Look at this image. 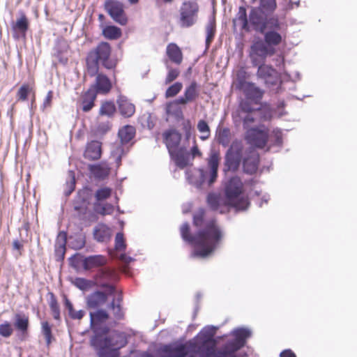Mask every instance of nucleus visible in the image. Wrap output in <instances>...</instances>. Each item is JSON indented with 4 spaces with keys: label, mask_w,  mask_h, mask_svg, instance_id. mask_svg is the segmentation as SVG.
I'll return each instance as SVG.
<instances>
[{
    "label": "nucleus",
    "mask_w": 357,
    "mask_h": 357,
    "mask_svg": "<svg viewBox=\"0 0 357 357\" xmlns=\"http://www.w3.org/2000/svg\"><path fill=\"white\" fill-rule=\"evenodd\" d=\"M204 225V229H200L195 236L190 234L188 223H183L180 228L183 240L195 247L191 254L192 257H208L217 248L222 237V234L214 220L206 222Z\"/></svg>",
    "instance_id": "obj_1"
},
{
    "label": "nucleus",
    "mask_w": 357,
    "mask_h": 357,
    "mask_svg": "<svg viewBox=\"0 0 357 357\" xmlns=\"http://www.w3.org/2000/svg\"><path fill=\"white\" fill-rule=\"evenodd\" d=\"M128 343L126 334L118 331L109 330L99 336H91V346L98 357H118L119 350Z\"/></svg>",
    "instance_id": "obj_2"
},
{
    "label": "nucleus",
    "mask_w": 357,
    "mask_h": 357,
    "mask_svg": "<svg viewBox=\"0 0 357 357\" xmlns=\"http://www.w3.org/2000/svg\"><path fill=\"white\" fill-rule=\"evenodd\" d=\"M220 160V153L212 149L207 158L208 169H198L192 174L187 171V180L197 188H201L204 184L211 186L217 179Z\"/></svg>",
    "instance_id": "obj_3"
},
{
    "label": "nucleus",
    "mask_w": 357,
    "mask_h": 357,
    "mask_svg": "<svg viewBox=\"0 0 357 357\" xmlns=\"http://www.w3.org/2000/svg\"><path fill=\"white\" fill-rule=\"evenodd\" d=\"M112 48L106 42L100 43L94 49L89 51L86 59L88 74L93 77L99 70L101 64L107 69H112L116 65V61L111 57Z\"/></svg>",
    "instance_id": "obj_4"
},
{
    "label": "nucleus",
    "mask_w": 357,
    "mask_h": 357,
    "mask_svg": "<svg viewBox=\"0 0 357 357\" xmlns=\"http://www.w3.org/2000/svg\"><path fill=\"white\" fill-rule=\"evenodd\" d=\"M243 186V183L238 176L231 177L225 186L226 203L236 211H245L250 205L248 197L242 194Z\"/></svg>",
    "instance_id": "obj_5"
},
{
    "label": "nucleus",
    "mask_w": 357,
    "mask_h": 357,
    "mask_svg": "<svg viewBox=\"0 0 357 357\" xmlns=\"http://www.w3.org/2000/svg\"><path fill=\"white\" fill-rule=\"evenodd\" d=\"M268 16H270V15L265 14L261 9L252 8L249 13L248 20L246 9L243 6H241L234 23L239 25L242 29L248 31L250 30V22L255 31L264 33L266 30V17Z\"/></svg>",
    "instance_id": "obj_6"
},
{
    "label": "nucleus",
    "mask_w": 357,
    "mask_h": 357,
    "mask_svg": "<svg viewBox=\"0 0 357 357\" xmlns=\"http://www.w3.org/2000/svg\"><path fill=\"white\" fill-rule=\"evenodd\" d=\"M243 145L241 141L234 140L232 142L229 149L227 151L225 156L224 171H231L235 172L240 167L243 161Z\"/></svg>",
    "instance_id": "obj_7"
},
{
    "label": "nucleus",
    "mask_w": 357,
    "mask_h": 357,
    "mask_svg": "<svg viewBox=\"0 0 357 357\" xmlns=\"http://www.w3.org/2000/svg\"><path fill=\"white\" fill-rule=\"evenodd\" d=\"M199 5L193 0L184 1L179 9V24L188 28L193 26L197 21Z\"/></svg>",
    "instance_id": "obj_8"
},
{
    "label": "nucleus",
    "mask_w": 357,
    "mask_h": 357,
    "mask_svg": "<svg viewBox=\"0 0 357 357\" xmlns=\"http://www.w3.org/2000/svg\"><path fill=\"white\" fill-rule=\"evenodd\" d=\"M274 53V47L268 46L264 42L257 41L251 45L250 56L253 66H257L264 62L267 56H272Z\"/></svg>",
    "instance_id": "obj_9"
},
{
    "label": "nucleus",
    "mask_w": 357,
    "mask_h": 357,
    "mask_svg": "<svg viewBox=\"0 0 357 357\" xmlns=\"http://www.w3.org/2000/svg\"><path fill=\"white\" fill-rule=\"evenodd\" d=\"M108 318L109 314L103 310L90 312L91 328L94 333L93 336H99L103 333L108 332L109 327L105 325Z\"/></svg>",
    "instance_id": "obj_10"
},
{
    "label": "nucleus",
    "mask_w": 357,
    "mask_h": 357,
    "mask_svg": "<svg viewBox=\"0 0 357 357\" xmlns=\"http://www.w3.org/2000/svg\"><path fill=\"white\" fill-rule=\"evenodd\" d=\"M268 137V130L261 126L250 128L246 131L245 139L248 142L258 148H264Z\"/></svg>",
    "instance_id": "obj_11"
},
{
    "label": "nucleus",
    "mask_w": 357,
    "mask_h": 357,
    "mask_svg": "<svg viewBox=\"0 0 357 357\" xmlns=\"http://www.w3.org/2000/svg\"><path fill=\"white\" fill-rule=\"evenodd\" d=\"M105 8L110 17L121 25L127 23L123 4L116 0H107L105 3Z\"/></svg>",
    "instance_id": "obj_12"
},
{
    "label": "nucleus",
    "mask_w": 357,
    "mask_h": 357,
    "mask_svg": "<svg viewBox=\"0 0 357 357\" xmlns=\"http://www.w3.org/2000/svg\"><path fill=\"white\" fill-rule=\"evenodd\" d=\"M114 275L115 273L113 270L105 268L99 269L94 277L96 283L100 287L105 288V291L109 295H112L115 292L114 287L109 284Z\"/></svg>",
    "instance_id": "obj_13"
},
{
    "label": "nucleus",
    "mask_w": 357,
    "mask_h": 357,
    "mask_svg": "<svg viewBox=\"0 0 357 357\" xmlns=\"http://www.w3.org/2000/svg\"><path fill=\"white\" fill-rule=\"evenodd\" d=\"M237 87L243 91L245 96L249 100H259L264 94V91L255 84L246 82L243 79L238 80Z\"/></svg>",
    "instance_id": "obj_14"
},
{
    "label": "nucleus",
    "mask_w": 357,
    "mask_h": 357,
    "mask_svg": "<svg viewBox=\"0 0 357 357\" xmlns=\"http://www.w3.org/2000/svg\"><path fill=\"white\" fill-rule=\"evenodd\" d=\"M199 95V86L195 81L185 88L183 95L176 98L172 105H185L195 101Z\"/></svg>",
    "instance_id": "obj_15"
},
{
    "label": "nucleus",
    "mask_w": 357,
    "mask_h": 357,
    "mask_svg": "<svg viewBox=\"0 0 357 357\" xmlns=\"http://www.w3.org/2000/svg\"><path fill=\"white\" fill-rule=\"evenodd\" d=\"M257 77L262 79L268 86L275 85L278 82V74L276 70L271 66L266 64L259 65Z\"/></svg>",
    "instance_id": "obj_16"
},
{
    "label": "nucleus",
    "mask_w": 357,
    "mask_h": 357,
    "mask_svg": "<svg viewBox=\"0 0 357 357\" xmlns=\"http://www.w3.org/2000/svg\"><path fill=\"white\" fill-rule=\"evenodd\" d=\"M259 161V154L255 150L246 153L243 159V172L250 175L255 174L258 169Z\"/></svg>",
    "instance_id": "obj_17"
},
{
    "label": "nucleus",
    "mask_w": 357,
    "mask_h": 357,
    "mask_svg": "<svg viewBox=\"0 0 357 357\" xmlns=\"http://www.w3.org/2000/svg\"><path fill=\"white\" fill-rule=\"evenodd\" d=\"M165 143L169 154H173L176 150L179 149L178 145L181 139V135L176 130H168L163 134Z\"/></svg>",
    "instance_id": "obj_18"
},
{
    "label": "nucleus",
    "mask_w": 357,
    "mask_h": 357,
    "mask_svg": "<svg viewBox=\"0 0 357 357\" xmlns=\"http://www.w3.org/2000/svg\"><path fill=\"white\" fill-rule=\"evenodd\" d=\"M215 345L202 342L190 343V351L197 357H212L214 355Z\"/></svg>",
    "instance_id": "obj_19"
},
{
    "label": "nucleus",
    "mask_w": 357,
    "mask_h": 357,
    "mask_svg": "<svg viewBox=\"0 0 357 357\" xmlns=\"http://www.w3.org/2000/svg\"><path fill=\"white\" fill-rule=\"evenodd\" d=\"M109 294L105 293L96 291L86 298V306L89 309H98L102 306L107 301V296Z\"/></svg>",
    "instance_id": "obj_20"
},
{
    "label": "nucleus",
    "mask_w": 357,
    "mask_h": 357,
    "mask_svg": "<svg viewBox=\"0 0 357 357\" xmlns=\"http://www.w3.org/2000/svg\"><path fill=\"white\" fill-rule=\"evenodd\" d=\"M188 349L184 344L177 346L165 345L162 349V357H185Z\"/></svg>",
    "instance_id": "obj_21"
},
{
    "label": "nucleus",
    "mask_w": 357,
    "mask_h": 357,
    "mask_svg": "<svg viewBox=\"0 0 357 357\" xmlns=\"http://www.w3.org/2000/svg\"><path fill=\"white\" fill-rule=\"evenodd\" d=\"M208 205L213 211H219L220 213H224L229 205H227L226 200L224 201L221 197L215 193H209L207 196Z\"/></svg>",
    "instance_id": "obj_22"
},
{
    "label": "nucleus",
    "mask_w": 357,
    "mask_h": 357,
    "mask_svg": "<svg viewBox=\"0 0 357 357\" xmlns=\"http://www.w3.org/2000/svg\"><path fill=\"white\" fill-rule=\"evenodd\" d=\"M106 264L107 259L103 255H91L84 259L82 266L85 271H89L93 268L102 267Z\"/></svg>",
    "instance_id": "obj_23"
},
{
    "label": "nucleus",
    "mask_w": 357,
    "mask_h": 357,
    "mask_svg": "<svg viewBox=\"0 0 357 357\" xmlns=\"http://www.w3.org/2000/svg\"><path fill=\"white\" fill-rule=\"evenodd\" d=\"M101 153V143L94 140L87 144L84 156L90 160H96L100 158Z\"/></svg>",
    "instance_id": "obj_24"
},
{
    "label": "nucleus",
    "mask_w": 357,
    "mask_h": 357,
    "mask_svg": "<svg viewBox=\"0 0 357 357\" xmlns=\"http://www.w3.org/2000/svg\"><path fill=\"white\" fill-rule=\"evenodd\" d=\"M120 114L125 118L132 116L135 112V105L123 96H120L117 100Z\"/></svg>",
    "instance_id": "obj_25"
},
{
    "label": "nucleus",
    "mask_w": 357,
    "mask_h": 357,
    "mask_svg": "<svg viewBox=\"0 0 357 357\" xmlns=\"http://www.w3.org/2000/svg\"><path fill=\"white\" fill-rule=\"evenodd\" d=\"M96 96V90L93 88L89 89L82 96L79 102L84 112H89L93 107Z\"/></svg>",
    "instance_id": "obj_26"
},
{
    "label": "nucleus",
    "mask_w": 357,
    "mask_h": 357,
    "mask_svg": "<svg viewBox=\"0 0 357 357\" xmlns=\"http://www.w3.org/2000/svg\"><path fill=\"white\" fill-rule=\"evenodd\" d=\"M172 159L174 161L176 165L181 169H183L189 164L190 153L184 149L180 148L173 154H169Z\"/></svg>",
    "instance_id": "obj_27"
},
{
    "label": "nucleus",
    "mask_w": 357,
    "mask_h": 357,
    "mask_svg": "<svg viewBox=\"0 0 357 357\" xmlns=\"http://www.w3.org/2000/svg\"><path fill=\"white\" fill-rule=\"evenodd\" d=\"M218 328L213 326H205L198 334L197 340L202 343H211L215 344V341L213 339Z\"/></svg>",
    "instance_id": "obj_28"
},
{
    "label": "nucleus",
    "mask_w": 357,
    "mask_h": 357,
    "mask_svg": "<svg viewBox=\"0 0 357 357\" xmlns=\"http://www.w3.org/2000/svg\"><path fill=\"white\" fill-rule=\"evenodd\" d=\"M89 170L96 178L104 179L109 175L110 167L107 162H102L89 165Z\"/></svg>",
    "instance_id": "obj_29"
},
{
    "label": "nucleus",
    "mask_w": 357,
    "mask_h": 357,
    "mask_svg": "<svg viewBox=\"0 0 357 357\" xmlns=\"http://www.w3.org/2000/svg\"><path fill=\"white\" fill-rule=\"evenodd\" d=\"M29 28L28 19L24 13H21L20 17L13 24V29L16 34H20L22 36H25L26 32Z\"/></svg>",
    "instance_id": "obj_30"
},
{
    "label": "nucleus",
    "mask_w": 357,
    "mask_h": 357,
    "mask_svg": "<svg viewBox=\"0 0 357 357\" xmlns=\"http://www.w3.org/2000/svg\"><path fill=\"white\" fill-rule=\"evenodd\" d=\"M14 319L15 328L22 334L26 333L29 324V317L24 314L17 313L15 314Z\"/></svg>",
    "instance_id": "obj_31"
},
{
    "label": "nucleus",
    "mask_w": 357,
    "mask_h": 357,
    "mask_svg": "<svg viewBox=\"0 0 357 357\" xmlns=\"http://www.w3.org/2000/svg\"><path fill=\"white\" fill-rule=\"evenodd\" d=\"M167 54L169 59L176 64H180L183 60V55L180 48L174 43H170L167 47Z\"/></svg>",
    "instance_id": "obj_32"
},
{
    "label": "nucleus",
    "mask_w": 357,
    "mask_h": 357,
    "mask_svg": "<svg viewBox=\"0 0 357 357\" xmlns=\"http://www.w3.org/2000/svg\"><path fill=\"white\" fill-rule=\"evenodd\" d=\"M126 145L119 142L112 146L111 155L114 159L117 166L121 165L122 156L128 151V147H126Z\"/></svg>",
    "instance_id": "obj_33"
},
{
    "label": "nucleus",
    "mask_w": 357,
    "mask_h": 357,
    "mask_svg": "<svg viewBox=\"0 0 357 357\" xmlns=\"http://www.w3.org/2000/svg\"><path fill=\"white\" fill-rule=\"evenodd\" d=\"M255 3L257 0H250ZM278 7L276 0H259L258 8L261 9L266 15H271L276 10Z\"/></svg>",
    "instance_id": "obj_34"
},
{
    "label": "nucleus",
    "mask_w": 357,
    "mask_h": 357,
    "mask_svg": "<svg viewBox=\"0 0 357 357\" xmlns=\"http://www.w3.org/2000/svg\"><path fill=\"white\" fill-rule=\"evenodd\" d=\"M111 82L108 77L104 75H98L96 77V92L106 93L111 89Z\"/></svg>",
    "instance_id": "obj_35"
},
{
    "label": "nucleus",
    "mask_w": 357,
    "mask_h": 357,
    "mask_svg": "<svg viewBox=\"0 0 357 357\" xmlns=\"http://www.w3.org/2000/svg\"><path fill=\"white\" fill-rule=\"evenodd\" d=\"M135 135V129L132 126H125L119 131L118 136L121 144H127Z\"/></svg>",
    "instance_id": "obj_36"
},
{
    "label": "nucleus",
    "mask_w": 357,
    "mask_h": 357,
    "mask_svg": "<svg viewBox=\"0 0 357 357\" xmlns=\"http://www.w3.org/2000/svg\"><path fill=\"white\" fill-rule=\"evenodd\" d=\"M264 43L269 47L277 46L281 43L282 37L278 31H268L264 33Z\"/></svg>",
    "instance_id": "obj_37"
},
{
    "label": "nucleus",
    "mask_w": 357,
    "mask_h": 357,
    "mask_svg": "<svg viewBox=\"0 0 357 357\" xmlns=\"http://www.w3.org/2000/svg\"><path fill=\"white\" fill-rule=\"evenodd\" d=\"M217 141L222 146H228L231 141L230 130L227 128L219 129L217 131Z\"/></svg>",
    "instance_id": "obj_38"
},
{
    "label": "nucleus",
    "mask_w": 357,
    "mask_h": 357,
    "mask_svg": "<svg viewBox=\"0 0 357 357\" xmlns=\"http://www.w3.org/2000/svg\"><path fill=\"white\" fill-rule=\"evenodd\" d=\"M109 230L104 225H98L93 231L94 238L99 242H103L107 240L109 237Z\"/></svg>",
    "instance_id": "obj_39"
},
{
    "label": "nucleus",
    "mask_w": 357,
    "mask_h": 357,
    "mask_svg": "<svg viewBox=\"0 0 357 357\" xmlns=\"http://www.w3.org/2000/svg\"><path fill=\"white\" fill-rule=\"evenodd\" d=\"M232 334L235 337V340L244 346L245 340L251 335V331L248 328H239L234 329Z\"/></svg>",
    "instance_id": "obj_40"
},
{
    "label": "nucleus",
    "mask_w": 357,
    "mask_h": 357,
    "mask_svg": "<svg viewBox=\"0 0 357 357\" xmlns=\"http://www.w3.org/2000/svg\"><path fill=\"white\" fill-rule=\"evenodd\" d=\"M102 32L105 38L111 40L117 39L121 36V29L115 26H107Z\"/></svg>",
    "instance_id": "obj_41"
},
{
    "label": "nucleus",
    "mask_w": 357,
    "mask_h": 357,
    "mask_svg": "<svg viewBox=\"0 0 357 357\" xmlns=\"http://www.w3.org/2000/svg\"><path fill=\"white\" fill-rule=\"evenodd\" d=\"M121 301L122 296L119 295L117 298L116 299H113V301L109 304V308L112 310L114 316L116 319H121L123 315L121 307Z\"/></svg>",
    "instance_id": "obj_42"
},
{
    "label": "nucleus",
    "mask_w": 357,
    "mask_h": 357,
    "mask_svg": "<svg viewBox=\"0 0 357 357\" xmlns=\"http://www.w3.org/2000/svg\"><path fill=\"white\" fill-rule=\"evenodd\" d=\"M73 284L82 291H87L92 288L94 282L85 278H76L73 281Z\"/></svg>",
    "instance_id": "obj_43"
},
{
    "label": "nucleus",
    "mask_w": 357,
    "mask_h": 357,
    "mask_svg": "<svg viewBox=\"0 0 357 357\" xmlns=\"http://www.w3.org/2000/svg\"><path fill=\"white\" fill-rule=\"evenodd\" d=\"M116 112V106L112 101H107L102 104L100 109V114L107 116H112Z\"/></svg>",
    "instance_id": "obj_44"
},
{
    "label": "nucleus",
    "mask_w": 357,
    "mask_h": 357,
    "mask_svg": "<svg viewBox=\"0 0 357 357\" xmlns=\"http://www.w3.org/2000/svg\"><path fill=\"white\" fill-rule=\"evenodd\" d=\"M197 130L202 135L200 136V139L202 141H205L208 139L210 137V128L208 123L204 120L199 121L197 123Z\"/></svg>",
    "instance_id": "obj_45"
},
{
    "label": "nucleus",
    "mask_w": 357,
    "mask_h": 357,
    "mask_svg": "<svg viewBox=\"0 0 357 357\" xmlns=\"http://www.w3.org/2000/svg\"><path fill=\"white\" fill-rule=\"evenodd\" d=\"M215 31V23L213 22H210L207 24L206 26V49H208L213 39Z\"/></svg>",
    "instance_id": "obj_46"
},
{
    "label": "nucleus",
    "mask_w": 357,
    "mask_h": 357,
    "mask_svg": "<svg viewBox=\"0 0 357 357\" xmlns=\"http://www.w3.org/2000/svg\"><path fill=\"white\" fill-rule=\"evenodd\" d=\"M183 84L177 82L169 86L165 91V97L167 98L176 96L182 89Z\"/></svg>",
    "instance_id": "obj_47"
},
{
    "label": "nucleus",
    "mask_w": 357,
    "mask_h": 357,
    "mask_svg": "<svg viewBox=\"0 0 357 357\" xmlns=\"http://www.w3.org/2000/svg\"><path fill=\"white\" fill-rule=\"evenodd\" d=\"M13 331L12 324L8 321H5L0 324V335L3 337L8 338L10 337Z\"/></svg>",
    "instance_id": "obj_48"
},
{
    "label": "nucleus",
    "mask_w": 357,
    "mask_h": 357,
    "mask_svg": "<svg viewBox=\"0 0 357 357\" xmlns=\"http://www.w3.org/2000/svg\"><path fill=\"white\" fill-rule=\"evenodd\" d=\"M95 211L101 214V215H109L112 213L114 211V207L112 204H96L95 206Z\"/></svg>",
    "instance_id": "obj_49"
},
{
    "label": "nucleus",
    "mask_w": 357,
    "mask_h": 357,
    "mask_svg": "<svg viewBox=\"0 0 357 357\" xmlns=\"http://www.w3.org/2000/svg\"><path fill=\"white\" fill-rule=\"evenodd\" d=\"M269 29L270 31H279L280 29V23L278 17L273 16L266 17V29Z\"/></svg>",
    "instance_id": "obj_50"
},
{
    "label": "nucleus",
    "mask_w": 357,
    "mask_h": 357,
    "mask_svg": "<svg viewBox=\"0 0 357 357\" xmlns=\"http://www.w3.org/2000/svg\"><path fill=\"white\" fill-rule=\"evenodd\" d=\"M66 242V236L65 232H60L57 236L56 244V252H61L63 255L65 252Z\"/></svg>",
    "instance_id": "obj_51"
},
{
    "label": "nucleus",
    "mask_w": 357,
    "mask_h": 357,
    "mask_svg": "<svg viewBox=\"0 0 357 357\" xmlns=\"http://www.w3.org/2000/svg\"><path fill=\"white\" fill-rule=\"evenodd\" d=\"M243 345L236 340L228 342L224 347V350L227 351V354H232L239 350Z\"/></svg>",
    "instance_id": "obj_52"
},
{
    "label": "nucleus",
    "mask_w": 357,
    "mask_h": 357,
    "mask_svg": "<svg viewBox=\"0 0 357 357\" xmlns=\"http://www.w3.org/2000/svg\"><path fill=\"white\" fill-rule=\"evenodd\" d=\"M166 67L168 70L167 75L165 78V84H169L172 82L174 81L179 75L180 71L177 68H172L169 66V65L167 63Z\"/></svg>",
    "instance_id": "obj_53"
},
{
    "label": "nucleus",
    "mask_w": 357,
    "mask_h": 357,
    "mask_svg": "<svg viewBox=\"0 0 357 357\" xmlns=\"http://www.w3.org/2000/svg\"><path fill=\"white\" fill-rule=\"evenodd\" d=\"M42 325V333L44 335L47 345H50L52 339V329L47 321H43Z\"/></svg>",
    "instance_id": "obj_54"
},
{
    "label": "nucleus",
    "mask_w": 357,
    "mask_h": 357,
    "mask_svg": "<svg viewBox=\"0 0 357 357\" xmlns=\"http://www.w3.org/2000/svg\"><path fill=\"white\" fill-rule=\"evenodd\" d=\"M126 245L125 243L123 234L121 232L116 234L115 237V249L117 251H124Z\"/></svg>",
    "instance_id": "obj_55"
},
{
    "label": "nucleus",
    "mask_w": 357,
    "mask_h": 357,
    "mask_svg": "<svg viewBox=\"0 0 357 357\" xmlns=\"http://www.w3.org/2000/svg\"><path fill=\"white\" fill-rule=\"evenodd\" d=\"M50 307L52 313V316L54 319L60 320V308L59 305L54 298H52L50 303Z\"/></svg>",
    "instance_id": "obj_56"
},
{
    "label": "nucleus",
    "mask_w": 357,
    "mask_h": 357,
    "mask_svg": "<svg viewBox=\"0 0 357 357\" xmlns=\"http://www.w3.org/2000/svg\"><path fill=\"white\" fill-rule=\"evenodd\" d=\"M111 192L110 188H102L96 191L95 197L98 201H102L108 198L111 195Z\"/></svg>",
    "instance_id": "obj_57"
},
{
    "label": "nucleus",
    "mask_w": 357,
    "mask_h": 357,
    "mask_svg": "<svg viewBox=\"0 0 357 357\" xmlns=\"http://www.w3.org/2000/svg\"><path fill=\"white\" fill-rule=\"evenodd\" d=\"M31 91V88L26 84L22 85L17 91V98L19 100H25L28 95Z\"/></svg>",
    "instance_id": "obj_58"
},
{
    "label": "nucleus",
    "mask_w": 357,
    "mask_h": 357,
    "mask_svg": "<svg viewBox=\"0 0 357 357\" xmlns=\"http://www.w3.org/2000/svg\"><path fill=\"white\" fill-rule=\"evenodd\" d=\"M204 210L199 208L193 216V224L196 227H201L204 224Z\"/></svg>",
    "instance_id": "obj_59"
},
{
    "label": "nucleus",
    "mask_w": 357,
    "mask_h": 357,
    "mask_svg": "<svg viewBox=\"0 0 357 357\" xmlns=\"http://www.w3.org/2000/svg\"><path fill=\"white\" fill-rule=\"evenodd\" d=\"M243 128L247 130L252 128L250 126L255 122V119L254 114L252 113L246 114L245 116L243 117Z\"/></svg>",
    "instance_id": "obj_60"
},
{
    "label": "nucleus",
    "mask_w": 357,
    "mask_h": 357,
    "mask_svg": "<svg viewBox=\"0 0 357 357\" xmlns=\"http://www.w3.org/2000/svg\"><path fill=\"white\" fill-rule=\"evenodd\" d=\"M53 98V93L52 91H49L47 93L45 98L43 100V105L41 106L42 110H45L46 108L50 107L51 106V102Z\"/></svg>",
    "instance_id": "obj_61"
},
{
    "label": "nucleus",
    "mask_w": 357,
    "mask_h": 357,
    "mask_svg": "<svg viewBox=\"0 0 357 357\" xmlns=\"http://www.w3.org/2000/svg\"><path fill=\"white\" fill-rule=\"evenodd\" d=\"M272 135L275 138V143L277 145H281L282 142V135L281 130L278 128L273 129Z\"/></svg>",
    "instance_id": "obj_62"
},
{
    "label": "nucleus",
    "mask_w": 357,
    "mask_h": 357,
    "mask_svg": "<svg viewBox=\"0 0 357 357\" xmlns=\"http://www.w3.org/2000/svg\"><path fill=\"white\" fill-rule=\"evenodd\" d=\"M68 174L70 177V182L68 184L69 185V190L68 192H66V195H69L74 190L75 185V179L74 172L73 171H69Z\"/></svg>",
    "instance_id": "obj_63"
},
{
    "label": "nucleus",
    "mask_w": 357,
    "mask_h": 357,
    "mask_svg": "<svg viewBox=\"0 0 357 357\" xmlns=\"http://www.w3.org/2000/svg\"><path fill=\"white\" fill-rule=\"evenodd\" d=\"M85 314V311L80 310H74L73 313L69 316L72 319H81Z\"/></svg>",
    "instance_id": "obj_64"
}]
</instances>
